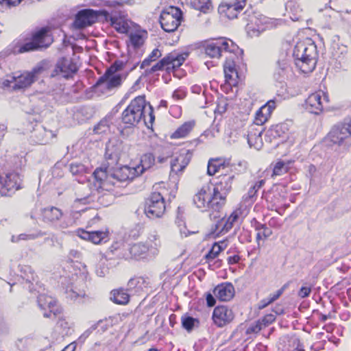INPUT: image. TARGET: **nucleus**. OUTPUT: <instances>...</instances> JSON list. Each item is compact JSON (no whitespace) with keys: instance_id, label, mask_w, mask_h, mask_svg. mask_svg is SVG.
Instances as JSON below:
<instances>
[{"instance_id":"obj_1","label":"nucleus","mask_w":351,"mask_h":351,"mask_svg":"<svg viewBox=\"0 0 351 351\" xmlns=\"http://www.w3.org/2000/svg\"><path fill=\"white\" fill-rule=\"evenodd\" d=\"M155 119L150 104L147 106L145 96H138L131 101L121 114V121L127 127L136 126L141 121L149 128Z\"/></svg>"},{"instance_id":"obj_2","label":"nucleus","mask_w":351,"mask_h":351,"mask_svg":"<svg viewBox=\"0 0 351 351\" xmlns=\"http://www.w3.org/2000/svg\"><path fill=\"white\" fill-rule=\"evenodd\" d=\"M95 180L99 183V188L106 191L112 189L117 182L132 180L138 176V169L123 166L114 169L108 167L97 168L93 173Z\"/></svg>"},{"instance_id":"obj_3","label":"nucleus","mask_w":351,"mask_h":351,"mask_svg":"<svg viewBox=\"0 0 351 351\" xmlns=\"http://www.w3.org/2000/svg\"><path fill=\"white\" fill-rule=\"evenodd\" d=\"M295 64L304 73L314 70L318 57L317 46L310 39L298 43L293 49Z\"/></svg>"},{"instance_id":"obj_4","label":"nucleus","mask_w":351,"mask_h":351,"mask_svg":"<svg viewBox=\"0 0 351 351\" xmlns=\"http://www.w3.org/2000/svg\"><path fill=\"white\" fill-rule=\"evenodd\" d=\"M204 53L211 58H219L223 53H242L239 47L230 39L221 38L213 40L203 45Z\"/></svg>"},{"instance_id":"obj_5","label":"nucleus","mask_w":351,"mask_h":351,"mask_svg":"<svg viewBox=\"0 0 351 351\" xmlns=\"http://www.w3.org/2000/svg\"><path fill=\"white\" fill-rule=\"evenodd\" d=\"M331 144L348 148L351 146V117L334 125L326 136Z\"/></svg>"},{"instance_id":"obj_6","label":"nucleus","mask_w":351,"mask_h":351,"mask_svg":"<svg viewBox=\"0 0 351 351\" xmlns=\"http://www.w3.org/2000/svg\"><path fill=\"white\" fill-rule=\"evenodd\" d=\"M234 178V175L225 174L219 176L218 181L213 188V199L210 202L217 212H219L225 204L226 196L231 191Z\"/></svg>"},{"instance_id":"obj_7","label":"nucleus","mask_w":351,"mask_h":351,"mask_svg":"<svg viewBox=\"0 0 351 351\" xmlns=\"http://www.w3.org/2000/svg\"><path fill=\"white\" fill-rule=\"evenodd\" d=\"M189 56L188 53H179L172 51L162 58L159 62L153 65L150 69L145 70L146 74L162 71L166 67L167 70L175 69L180 67Z\"/></svg>"},{"instance_id":"obj_8","label":"nucleus","mask_w":351,"mask_h":351,"mask_svg":"<svg viewBox=\"0 0 351 351\" xmlns=\"http://www.w3.org/2000/svg\"><path fill=\"white\" fill-rule=\"evenodd\" d=\"M182 19V13L180 8L169 6L160 14V23L161 27L167 32H172L177 29Z\"/></svg>"},{"instance_id":"obj_9","label":"nucleus","mask_w":351,"mask_h":351,"mask_svg":"<svg viewBox=\"0 0 351 351\" xmlns=\"http://www.w3.org/2000/svg\"><path fill=\"white\" fill-rule=\"evenodd\" d=\"M166 210L163 196L158 192L151 193L145 201V213L150 219L161 217Z\"/></svg>"},{"instance_id":"obj_10","label":"nucleus","mask_w":351,"mask_h":351,"mask_svg":"<svg viewBox=\"0 0 351 351\" xmlns=\"http://www.w3.org/2000/svg\"><path fill=\"white\" fill-rule=\"evenodd\" d=\"M21 179L16 172L7 173L5 176H0V197L10 196L21 188Z\"/></svg>"},{"instance_id":"obj_11","label":"nucleus","mask_w":351,"mask_h":351,"mask_svg":"<svg viewBox=\"0 0 351 351\" xmlns=\"http://www.w3.org/2000/svg\"><path fill=\"white\" fill-rule=\"evenodd\" d=\"M43 71V66H37L31 71H25L19 75L15 73L14 75L15 84L12 86V90H17L29 87L36 80L38 75Z\"/></svg>"},{"instance_id":"obj_12","label":"nucleus","mask_w":351,"mask_h":351,"mask_svg":"<svg viewBox=\"0 0 351 351\" xmlns=\"http://www.w3.org/2000/svg\"><path fill=\"white\" fill-rule=\"evenodd\" d=\"M329 101L328 96L322 90L311 94L305 101V108L311 113L319 114Z\"/></svg>"},{"instance_id":"obj_13","label":"nucleus","mask_w":351,"mask_h":351,"mask_svg":"<svg viewBox=\"0 0 351 351\" xmlns=\"http://www.w3.org/2000/svg\"><path fill=\"white\" fill-rule=\"evenodd\" d=\"M77 71L75 63L70 58H62L58 60L51 77H59L69 79Z\"/></svg>"},{"instance_id":"obj_14","label":"nucleus","mask_w":351,"mask_h":351,"mask_svg":"<svg viewBox=\"0 0 351 351\" xmlns=\"http://www.w3.org/2000/svg\"><path fill=\"white\" fill-rule=\"evenodd\" d=\"M97 12L93 10H82L76 14L73 26L77 29H84L95 23L97 20Z\"/></svg>"},{"instance_id":"obj_15","label":"nucleus","mask_w":351,"mask_h":351,"mask_svg":"<svg viewBox=\"0 0 351 351\" xmlns=\"http://www.w3.org/2000/svg\"><path fill=\"white\" fill-rule=\"evenodd\" d=\"M234 318L232 310L227 306H217L213 310L212 319L217 327L222 328L226 326L232 322Z\"/></svg>"},{"instance_id":"obj_16","label":"nucleus","mask_w":351,"mask_h":351,"mask_svg":"<svg viewBox=\"0 0 351 351\" xmlns=\"http://www.w3.org/2000/svg\"><path fill=\"white\" fill-rule=\"evenodd\" d=\"M123 81L121 74L112 73L111 70H106L104 74L101 76L95 84V86H104L108 90L119 88Z\"/></svg>"},{"instance_id":"obj_17","label":"nucleus","mask_w":351,"mask_h":351,"mask_svg":"<svg viewBox=\"0 0 351 351\" xmlns=\"http://www.w3.org/2000/svg\"><path fill=\"white\" fill-rule=\"evenodd\" d=\"M192 152L189 149H182L178 155L173 156L171 160V172L178 174L182 173L190 162Z\"/></svg>"},{"instance_id":"obj_18","label":"nucleus","mask_w":351,"mask_h":351,"mask_svg":"<svg viewBox=\"0 0 351 351\" xmlns=\"http://www.w3.org/2000/svg\"><path fill=\"white\" fill-rule=\"evenodd\" d=\"M241 215V209H237L234 210L228 218H221L216 222L214 231L217 234H225L228 232L232 228L233 225L239 221Z\"/></svg>"},{"instance_id":"obj_19","label":"nucleus","mask_w":351,"mask_h":351,"mask_svg":"<svg viewBox=\"0 0 351 351\" xmlns=\"http://www.w3.org/2000/svg\"><path fill=\"white\" fill-rule=\"evenodd\" d=\"M38 304L41 310L43 311V316L50 317L51 314L56 315L58 309L56 308V300L51 296L45 293H40L37 298Z\"/></svg>"},{"instance_id":"obj_20","label":"nucleus","mask_w":351,"mask_h":351,"mask_svg":"<svg viewBox=\"0 0 351 351\" xmlns=\"http://www.w3.org/2000/svg\"><path fill=\"white\" fill-rule=\"evenodd\" d=\"M208 187H202L194 196L193 202L196 206L203 210H215V206L210 204L213 194L208 193Z\"/></svg>"},{"instance_id":"obj_21","label":"nucleus","mask_w":351,"mask_h":351,"mask_svg":"<svg viewBox=\"0 0 351 351\" xmlns=\"http://www.w3.org/2000/svg\"><path fill=\"white\" fill-rule=\"evenodd\" d=\"M20 276L25 281V287L29 289L30 292L36 291L35 287H39L38 282L36 281L37 276L35 274L33 269L29 265H20Z\"/></svg>"},{"instance_id":"obj_22","label":"nucleus","mask_w":351,"mask_h":351,"mask_svg":"<svg viewBox=\"0 0 351 351\" xmlns=\"http://www.w3.org/2000/svg\"><path fill=\"white\" fill-rule=\"evenodd\" d=\"M245 5V0H234L233 2H229L221 4L219 7L221 13L224 12L226 16L233 19L237 17V14L240 12Z\"/></svg>"},{"instance_id":"obj_23","label":"nucleus","mask_w":351,"mask_h":351,"mask_svg":"<svg viewBox=\"0 0 351 351\" xmlns=\"http://www.w3.org/2000/svg\"><path fill=\"white\" fill-rule=\"evenodd\" d=\"M237 53H232L230 57H226V60L223 64V71L226 82L232 84L238 77V73L236 69L235 58L238 59Z\"/></svg>"},{"instance_id":"obj_24","label":"nucleus","mask_w":351,"mask_h":351,"mask_svg":"<svg viewBox=\"0 0 351 351\" xmlns=\"http://www.w3.org/2000/svg\"><path fill=\"white\" fill-rule=\"evenodd\" d=\"M275 108V101H268L256 112L254 123L260 128V126L267 121Z\"/></svg>"},{"instance_id":"obj_25","label":"nucleus","mask_w":351,"mask_h":351,"mask_svg":"<svg viewBox=\"0 0 351 351\" xmlns=\"http://www.w3.org/2000/svg\"><path fill=\"white\" fill-rule=\"evenodd\" d=\"M56 134L51 130H47L43 127H39L34 130L31 135L32 141L37 144L46 145L51 142Z\"/></svg>"},{"instance_id":"obj_26","label":"nucleus","mask_w":351,"mask_h":351,"mask_svg":"<svg viewBox=\"0 0 351 351\" xmlns=\"http://www.w3.org/2000/svg\"><path fill=\"white\" fill-rule=\"evenodd\" d=\"M215 296L221 301H230L234 295V287L230 282L217 285L213 291Z\"/></svg>"},{"instance_id":"obj_27","label":"nucleus","mask_w":351,"mask_h":351,"mask_svg":"<svg viewBox=\"0 0 351 351\" xmlns=\"http://www.w3.org/2000/svg\"><path fill=\"white\" fill-rule=\"evenodd\" d=\"M32 40L36 44L38 49L47 48L53 42L51 36L49 34L48 29L43 27L32 34Z\"/></svg>"},{"instance_id":"obj_28","label":"nucleus","mask_w":351,"mask_h":351,"mask_svg":"<svg viewBox=\"0 0 351 351\" xmlns=\"http://www.w3.org/2000/svg\"><path fill=\"white\" fill-rule=\"evenodd\" d=\"M121 152V143L119 141H110L106 144L105 158L111 160L112 164L117 163Z\"/></svg>"},{"instance_id":"obj_29","label":"nucleus","mask_w":351,"mask_h":351,"mask_svg":"<svg viewBox=\"0 0 351 351\" xmlns=\"http://www.w3.org/2000/svg\"><path fill=\"white\" fill-rule=\"evenodd\" d=\"M128 250L129 254H118V256H122L125 258H145L148 254V248H147L144 243H137L130 247Z\"/></svg>"},{"instance_id":"obj_30","label":"nucleus","mask_w":351,"mask_h":351,"mask_svg":"<svg viewBox=\"0 0 351 351\" xmlns=\"http://www.w3.org/2000/svg\"><path fill=\"white\" fill-rule=\"evenodd\" d=\"M43 221L47 223L54 224L60 220L63 213L62 210L55 206H49L41 210Z\"/></svg>"},{"instance_id":"obj_31","label":"nucleus","mask_w":351,"mask_h":351,"mask_svg":"<svg viewBox=\"0 0 351 351\" xmlns=\"http://www.w3.org/2000/svg\"><path fill=\"white\" fill-rule=\"evenodd\" d=\"M107 20L111 23V25L119 33H127L128 31V24L125 20L123 14H117V13H112L106 16Z\"/></svg>"},{"instance_id":"obj_32","label":"nucleus","mask_w":351,"mask_h":351,"mask_svg":"<svg viewBox=\"0 0 351 351\" xmlns=\"http://www.w3.org/2000/svg\"><path fill=\"white\" fill-rule=\"evenodd\" d=\"M78 235L82 239L90 241L95 244H99L107 238L108 232L100 230L88 232L84 230H80L78 231Z\"/></svg>"},{"instance_id":"obj_33","label":"nucleus","mask_w":351,"mask_h":351,"mask_svg":"<svg viewBox=\"0 0 351 351\" xmlns=\"http://www.w3.org/2000/svg\"><path fill=\"white\" fill-rule=\"evenodd\" d=\"M144 244H145L147 248H148V254L149 256H155L158 254L161 242L158 234H150Z\"/></svg>"},{"instance_id":"obj_34","label":"nucleus","mask_w":351,"mask_h":351,"mask_svg":"<svg viewBox=\"0 0 351 351\" xmlns=\"http://www.w3.org/2000/svg\"><path fill=\"white\" fill-rule=\"evenodd\" d=\"M110 300L117 304L124 305L129 302L130 295L123 288L114 289L111 291Z\"/></svg>"},{"instance_id":"obj_35","label":"nucleus","mask_w":351,"mask_h":351,"mask_svg":"<svg viewBox=\"0 0 351 351\" xmlns=\"http://www.w3.org/2000/svg\"><path fill=\"white\" fill-rule=\"evenodd\" d=\"M288 71L289 65L287 61H278L274 72V79L278 82H282L286 78Z\"/></svg>"},{"instance_id":"obj_36","label":"nucleus","mask_w":351,"mask_h":351,"mask_svg":"<svg viewBox=\"0 0 351 351\" xmlns=\"http://www.w3.org/2000/svg\"><path fill=\"white\" fill-rule=\"evenodd\" d=\"M258 125L253 123L249 128L247 134V143L250 147H252L258 140H261L263 130L257 128Z\"/></svg>"},{"instance_id":"obj_37","label":"nucleus","mask_w":351,"mask_h":351,"mask_svg":"<svg viewBox=\"0 0 351 351\" xmlns=\"http://www.w3.org/2000/svg\"><path fill=\"white\" fill-rule=\"evenodd\" d=\"M155 162L154 156L151 153H147L144 154L141 160V165L136 167V169H138V173L140 175H141L143 171L150 168Z\"/></svg>"},{"instance_id":"obj_38","label":"nucleus","mask_w":351,"mask_h":351,"mask_svg":"<svg viewBox=\"0 0 351 351\" xmlns=\"http://www.w3.org/2000/svg\"><path fill=\"white\" fill-rule=\"evenodd\" d=\"M194 125L195 123L193 121L184 123L172 134L171 138H179L186 136L193 129Z\"/></svg>"},{"instance_id":"obj_39","label":"nucleus","mask_w":351,"mask_h":351,"mask_svg":"<svg viewBox=\"0 0 351 351\" xmlns=\"http://www.w3.org/2000/svg\"><path fill=\"white\" fill-rule=\"evenodd\" d=\"M225 164L220 158H215L209 160L207 167V173L209 176L215 175L221 169H224Z\"/></svg>"},{"instance_id":"obj_40","label":"nucleus","mask_w":351,"mask_h":351,"mask_svg":"<svg viewBox=\"0 0 351 351\" xmlns=\"http://www.w3.org/2000/svg\"><path fill=\"white\" fill-rule=\"evenodd\" d=\"M82 286L78 288L77 286L74 287V289H71L66 291L67 297L71 300H76L78 298H84L86 295V286L84 280H81Z\"/></svg>"},{"instance_id":"obj_41","label":"nucleus","mask_w":351,"mask_h":351,"mask_svg":"<svg viewBox=\"0 0 351 351\" xmlns=\"http://www.w3.org/2000/svg\"><path fill=\"white\" fill-rule=\"evenodd\" d=\"M223 250V247L221 244L219 243H215L210 251L205 256L206 259L210 264V263L217 257Z\"/></svg>"},{"instance_id":"obj_42","label":"nucleus","mask_w":351,"mask_h":351,"mask_svg":"<svg viewBox=\"0 0 351 351\" xmlns=\"http://www.w3.org/2000/svg\"><path fill=\"white\" fill-rule=\"evenodd\" d=\"M161 56L162 53L158 49H154L149 56L142 62L141 69H145L146 66H149L152 62L156 61Z\"/></svg>"},{"instance_id":"obj_43","label":"nucleus","mask_w":351,"mask_h":351,"mask_svg":"<svg viewBox=\"0 0 351 351\" xmlns=\"http://www.w3.org/2000/svg\"><path fill=\"white\" fill-rule=\"evenodd\" d=\"M143 280L141 278H132L128 282V291H133L138 292L139 290L142 289L141 285L143 284Z\"/></svg>"},{"instance_id":"obj_44","label":"nucleus","mask_w":351,"mask_h":351,"mask_svg":"<svg viewBox=\"0 0 351 351\" xmlns=\"http://www.w3.org/2000/svg\"><path fill=\"white\" fill-rule=\"evenodd\" d=\"M198 324V319L191 316H184L182 317V326L188 331H191L193 327Z\"/></svg>"},{"instance_id":"obj_45","label":"nucleus","mask_w":351,"mask_h":351,"mask_svg":"<svg viewBox=\"0 0 351 351\" xmlns=\"http://www.w3.org/2000/svg\"><path fill=\"white\" fill-rule=\"evenodd\" d=\"M288 130L287 125L286 123H281L276 125L274 128H272L270 131L271 136L274 138L276 137H282L285 136L283 134H285L286 131Z\"/></svg>"},{"instance_id":"obj_46","label":"nucleus","mask_w":351,"mask_h":351,"mask_svg":"<svg viewBox=\"0 0 351 351\" xmlns=\"http://www.w3.org/2000/svg\"><path fill=\"white\" fill-rule=\"evenodd\" d=\"M59 223L56 226V228L61 230L62 232H64L65 230L71 228L74 224V221L71 217H63L59 220Z\"/></svg>"},{"instance_id":"obj_47","label":"nucleus","mask_w":351,"mask_h":351,"mask_svg":"<svg viewBox=\"0 0 351 351\" xmlns=\"http://www.w3.org/2000/svg\"><path fill=\"white\" fill-rule=\"evenodd\" d=\"M287 167L283 161L276 162L273 169L272 177L275 176H281L286 173Z\"/></svg>"},{"instance_id":"obj_48","label":"nucleus","mask_w":351,"mask_h":351,"mask_svg":"<svg viewBox=\"0 0 351 351\" xmlns=\"http://www.w3.org/2000/svg\"><path fill=\"white\" fill-rule=\"evenodd\" d=\"M38 49H39L36 46V44H35L33 42V40H31L29 42H27V43L23 44V45H21L19 47L18 52L20 53H22L35 51V50H38Z\"/></svg>"},{"instance_id":"obj_49","label":"nucleus","mask_w":351,"mask_h":351,"mask_svg":"<svg viewBox=\"0 0 351 351\" xmlns=\"http://www.w3.org/2000/svg\"><path fill=\"white\" fill-rule=\"evenodd\" d=\"M109 128L108 121L106 119L101 120L96 126L94 128V132L96 134L105 133Z\"/></svg>"},{"instance_id":"obj_50","label":"nucleus","mask_w":351,"mask_h":351,"mask_svg":"<svg viewBox=\"0 0 351 351\" xmlns=\"http://www.w3.org/2000/svg\"><path fill=\"white\" fill-rule=\"evenodd\" d=\"M70 171L73 175H77L84 172L85 167L80 163H71L70 165Z\"/></svg>"},{"instance_id":"obj_51","label":"nucleus","mask_w":351,"mask_h":351,"mask_svg":"<svg viewBox=\"0 0 351 351\" xmlns=\"http://www.w3.org/2000/svg\"><path fill=\"white\" fill-rule=\"evenodd\" d=\"M263 328L262 324L260 320H258L256 322L251 324L247 329L246 332L247 334L251 333H258L261 331Z\"/></svg>"},{"instance_id":"obj_52","label":"nucleus","mask_w":351,"mask_h":351,"mask_svg":"<svg viewBox=\"0 0 351 351\" xmlns=\"http://www.w3.org/2000/svg\"><path fill=\"white\" fill-rule=\"evenodd\" d=\"M45 234L44 232H42L41 231L38 232L36 234H25L23 233L21 234L19 236V241L20 240H33L38 237H43Z\"/></svg>"},{"instance_id":"obj_53","label":"nucleus","mask_w":351,"mask_h":351,"mask_svg":"<svg viewBox=\"0 0 351 351\" xmlns=\"http://www.w3.org/2000/svg\"><path fill=\"white\" fill-rule=\"evenodd\" d=\"M259 320L263 328H265L276 320V316L273 314H267Z\"/></svg>"},{"instance_id":"obj_54","label":"nucleus","mask_w":351,"mask_h":351,"mask_svg":"<svg viewBox=\"0 0 351 351\" xmlns=\"http://www.w3.org/2000/svg\"><path fill=\"white\" fill-rule=\"evenodd\" d=\"M130 39L132 45L135 47H138L143 44V38L140 34H131Z\"/></svg>"},{"instance_id":"obj_55","label":"nucleus","mask_w":351,"mask_h":351,"mask_svg":"<svg viewBox=\"0 0 351 351\" xmlns=\"http://www.w3.org/2000/svg\"><path fill=\"white\" fill-rule=\"evenodd\" d=\"M103 3L108 6L123 5L128 3L130 0H101Z\"/></svg>"},{"instance_id":"obj_56","label":"nucleus","mask_w":351,"mask_h":351,"mask_svg":"<svg viewBox=\"0 0 351 351\" xmlns=\"http://www.w3.org/2000/svg\"><path fill=\"white\" fill-rule=\"evenodd\" d=\"M125 64H127V63H124L123 61L117 60L115 61L114 63L112 64L107 70L112 69V73H117V71L122 70Z\"/></svg>"},{"instance_id":"obj_57","label":"nucleus","mask_w":351,"mask_h":351,"mask_svg":"<svg viewBox=\"0 0 351 351\" xmlns=\"http://www.w3.org/2000/svg\"><path fill=\"white\" fill-rule=\"evenodd\" d=\"M257 191L252 186L250 188L247 194L244 195L243 198L245 202H253Z\"/></svg>"},{"instance_id":"obj_58","label":"nucleus","mask_w":351,"mask_h":351,"mask_svg":"<svg viewBox=\"0 0 351 351\" xmlns=\"http://www.w3.org/2000/svg\"><path fill=\"white\" fill-rule=\"evenodd\" d=\"M311 292V288L310 287H302L298 291V295L301 298H305L308 297Z\"/></svg>"},{"instance_id":"obj_59","label":"nucleus","mask_w":351,"mask_h":351,"mask_svg":"<svg viewBox=\"0 0 351 351\" xmlns=\"http://www.w3.org/2000/svg\"><path fill=\"white\" fill-rule=\"evenodd\" d=\"M15 84L14 80V75L10 79L3 80L0 82L1 86L3 88H11L12 89L13 85Z\"/></svg>"},{"instance_id":"obj_60","label":"nucleus","mask_w":351,"mask_h":351,"mask_svg":"<svg viewBox=\"0 0 351 351\" xmlns=\"http://www.w3.org/2000/svg\"><path fill=\"white\" fill-rule=\"evenodd\" d=\"M80 257H81L80 252L76 250H70L69 255H68L69 259L71 260V261H73L74 260L77 261L78 259L80 258Z\"/></svg>"},{"instance_id":"obj_61","label":"nucleus","mask_w":351,"mask_h":351,"mask_svg":"<svg viewBox=\"0 0 351 351\" xmlns=\"http://www.w3.org/2000/svg\"><path fill=\"white\" fill-rule=\"evenodd\" d=\"M186 95L185 92L181 89L176 90L172 95L173 99L179 100L183 99Z\"/></svg>"},{"instance_id":"obj_62","label":"nucleus","mask_w":351,"mask_h":351,"mask_svg":"<svg viewBox=\"0 0 351 351\" xmlns=\"http://www.w3.org/2000/svg\"><path fill=\"white\" fill-rule=\"evenodd\" d=\"M206 303L207 305L210 307L215 306L216 303V300L215 297L211 293H207L206 294Z\"/></svg>"},{"instance_id":"obj_63","label":"nucleus","mask_w":351,"mask_h":351,"mask_svg":"<svg viewBox=\"0 0 351 351\" xmlns=\"http://www.w3.org/2000/svg\"><path fill=\"white\" fill-rule=\"evenodd\" d=\"M22 0H1V3L3 4H6L9 7L16 6L19 5Z\"/></svg>"},{"instance_id":"obj_64","label":"nucleus","mask_w":351,"mask_h":351,"mask_svg":"<svg viewBox=\"0 0 351 351\" xmlns=\"http://www.w3.org/2000/svg\"><path fill=\"white\" fill-rule=\"evenodd\" d=\"M123 245V243H120V242H115L110 247H109V251L112 253V254H114V252L116 251H118L121 247Z\"/></svg>"}]
</instances>
